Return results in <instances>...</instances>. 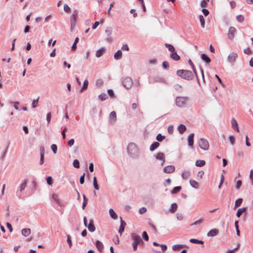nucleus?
<instances>
[{
    "mask_svg": "<svg viewBox=\"0 0 253 253\" xmlns=\"http://www.w3.org/2000/svg\"><path fill=\"white\" fill-rule=\"evenodd\" d=\"M109 214L111 218H112L114 219H116L118 218V215L117 213L114 211L113 209H110L109 211Z\"/></svg>",
    "mask_w": 253,
    "mask_h": 253,
    "instance_id": "26",
    "label": "nucleus"
},
{
    "mask_svg": "<svg viewBox=\"0 0 253 253\" xmlns=\"http://www.w3.org/2000/svg\"><path fill=\"white\" fill-rule=\"evenodd\" d=\"M21 233L23 236L27 237L31 234V229L30 228H23L21 230Z\"/></svg>",
    "mask_w": 253,
    "mask_h": 253,
    "instance_id": "22",
    "label": "nucleus"
},
{
    "mask_svg": "<svg viewBox=\"0 0 253 253\" xmlns=\"http://www.w3.org/2000/svg\"><path fill=\"white\" fill-rule=\"evenodd\" d=\"M160 146V143L158 142H154L150 146V150L151 151H154Z\"/></svg>",
    "mask_w": 253,
    "mask_h": 253,
    "instance_id": "24",
    "label": "nucleus"
},
{
    "mask_svg": "<svg viewBox=\"0 0 253 253\" xmlns=\"http://www.w3.org/2000/svg\"><path fill=\"white\" fill-rule=\"evenodd\" d=\"M142 237L144 239V240L146 241H148L149 240V236L147 234V233L146 231L143 232Z\"/></svg>",
    "mask_w": 253,
    "mask_h": 253,
    "instance_id": "48",
    "label": "nucleus"
},
{
    "mask_svg": "<svg viewBox=\"0 0 253 253\" xmlns=\"http://www.w3.org/2000/svg\"><path fill=\"white\" fill-rule=\"evenodd\" d=\"M201 6L202 7H207V5H208V3H207V1H206L205 0H203L201 2V4H200Z\"/></svg>",
    "mask_w": 253,
    "mask_h": 253,
    "instance_id": "62",
    "label": "nucleus"
},
{
    "mask_svg": "<svg viewBox=\"0 0 253 253\" xmlns=\"http://www.w3.org/2000/svg\"><path fill=\"white\" fill-rule=\"evenodd\" d=\"M87 227L88 230L91 232H93L95 230V227L94 225V221L92 219H90L89 220V222Z\"/></svg>",
    "mask_w": 253,
    "mask_h": 253,
    "instance_id": "12",
    "label": "nucleus"
},
{
    "mask_svg": "<svg viewBox=\"0 0 253 253\" xmlns=\"http://www.w3.org/2000/svg\"><path fill=\"white\" fill-rule=\"evenodd\" d=\"M194 136V134L192 133H190L188 137V145L189 146H191V147L193 146Z\"/></svg>",
    "mask_w": 253,
    "mask_h": 253,
    "instance_id": "18",
    "label": "nucleus"
},
{
    "mask_svg": "<svg viewBox=\"0 0 253 253\" xmlns=\"http://www.w3.org/2000/svg\"><path fill=\"white\" fill-rule=\"evenodd\" d=\"M51 112H48L46 115V120L48 124L50 123L51 121Z\"/></svg>",
    "mask_w": 253,
    "mask_h": 253,
    "instance_id": "58",
    "label": "nucleus"
},
{
    "mask_svg": "<svg viewBox=\"0 0 253 253\" xmlns=\"http://www.w3.org/2000/svg\"><path fill=\"white\" fill-rule=\"evenodd\" d=\"M46 182L48 185H52L53 184L52 178L50 176H48L46 177Z\"/></svg>",
    "mask_w": 253,
    "mask_h": 253,
    "instance_id": "47",
    "label": "nucleus"
},
{
    "mask_svg": "<svg viewBox=\"0 0 253 253\" xmlns=\"http://www.w3.org/2000/svg\"><path fill=\"white\" fill-rule=\"evenodd\" d=\"M77 15H78V12L76 10H75L71 16L70 23H71V30H72L73 27H75V26L76 25Z\"/></svg>",
    "mask_w": 253,
    "mask_h": 253,
    "instance_id": "8",
    "label": "nucleus"
},
{
    "mask_svg": "<svg viewBox=\"0 0 253 253\" xmlns=\"http://www.w3.org/2000/svg\"><path fill=\"white\" fill-rule=\"evenodd\" d=\"M64 10L67 13H70L71 12V8L67 4L64 5Z\"/></svg>",
    "mask_w": 253,
    "mask_h": 253,
    "instance_id": "53",
    "label": "nucleus"
},
{
    "mask_svg": "<svg viewBox=\"0 0 253 253\" xmlns=\"http://www.w3.org/2000/svg\"><path fill=\"white\" fill-rule=\"evenodd\" d=\"M51 149L52 150L54 154H56L57 151V146L56 144H52L51 146Z\"/></svg>",
    "mask_w": 253,
    "mask_h": 253,
    "instance_id": "51",
    "label": "nucleus"
},
{
    "mask_svg": "<svg viewBox=\"0 0 253 253\" xmlns=\"http://www.w3.org/2000/svg\"><path fill=\"white\" fill-rule=\"evenodd\" d=\"M83 200L84 201L82 205V208L83 210H84L85 206L87 205L88 200L85 195H83Z\"/></svg>",
    "mask_w": 253,
    "mask_h": 253,
    "instance_id": "42",
    "label": "nucleus"
},
{
    "mask_svg": "<svg viewBox=\"0 0 253 253\" xmlns=\"http://www.w3.org/2000/svg\"><path fill=\"white\" fill-rule=\"evenodd\" d=\"M68 130L67 127H65L63 130L61 132V134L62 135L63 138L64 139L66 138V132Z\"/></svg>",
    "mask_w": 253,
    "mask_h": 253,
    "instance_id": "54",
    "label": "nucleus"
},
{
    "mask_svg": "<svg viewBox=\"0 0 253 253\" xmlns=\"http://www.w3.org/2000/svg\"><path fill=\"white\" fill-rule=\"evenodd\" d=\"M110 123L111 124H114L117 120V115L115 111H112L110 114Z\"/></svg>",
    "mask_w": 253,
    "mask_h": 253,
    "instance_id": "16",
    "label": "nucleus"
},
{
    "mask_svg": "<svg viewBox=\"0 0 253 253\" xmlns=\"http://www.w3.org/2000/svg\"><path fill=\"white\" fill-rule=\"evenodd\" d=\"M236 20L239 22H242L244 21V16L243 15H237L236 16Z\"/></svg>",
    "mask_w": 253,
    "mask_h": 253,
    "instance_id": "52",
    "label": "nucleus"
},
{
    "mask_svg": "<svg viewBox=\"0 0 253 253\" xmlns=\"http://www.w3.org/2000/svg\"><path fill=\"white\" fill-rule=\"evenodd\" d=\"M181 190V187L180 186L174 187L171 191V194L174 195L177 194Z\"/></svg>",
    "mask_w": 253,
    "mask_h": 253,
    "instance_id": "25",
    "label": "nucleus"
},
{
    "mask_svg": "<svg viewBox=\"0 0 253 253\" xmlns=\"http://www.w3.org/2000/svg\"><path fill=\"white\" fill-rule=\"evenodd\" d=\"M107 97V95L105 93H101L98 96L99 99L101 101L106 100Z\"/></svg>",
    "mask_w": 253,
    "mask_h": 253,
    "instance_id": "44",
    "label": "nucleus"
},
{
    "mask_svg": "<svg viewBox=\"0 0 253 253\" xmlns=\"http://www.w3.org/2000/svg\"><path fill=\"white\" fill-rule=\"evenodd\" d=\"M95 245L98 251L101 253L104 248V246L102 242L99 240H97L95 242Z\"/></svg>",
    "mask_w": 253,
    "mask_h": 253,
    "instance_id": "15",
    "label": "nucleus"
},
{
    "mask_svg": "<svg viewBox=\"0 0 253 253\" xmlns=\"http://www.w3.org/2000/svg\"><path fill=\"white\" fill-rule=\"evenodd\" d=\"M202 221H203V219L202 218H200V219L195 221L193 223H192L191 224V225L192 226V225H194L200 224H201L202 222Z\"/></svg>",
    "mask_w": 253,
    "mask_h": 253,
    "instance_id": "59",
    "label": "nucleus"
},
{
    "mask_svg": "<svg viewBox=\"0 0 253 253\" xmlns=\"http://www.w3.org/2000/svg\"><path fill=\"white\" fill-rule=\"evenodd\" d=\"M88 82L87 80L84 81L83 83V86L81 89V91H84L87 88Z\"/></svg>",
    "mask_w": 253,
    "mask_h": 253,
    "instance_id": "35",
    "label": "nucleus"
},
{
    "mask_svg": "<svg viewBox=\"0 0 253 253\" xmlns=\"http://www.w3.org/2000/svg\"><path fill=\"white\" fill-rule=\"evenodd\" d=\"M236 179H237V177H236L235 179V181H236V188L237 189H239L242 185V181L240 180H238L236 181Z\"/></svg>",
    "mask_w": 253,
    "mask_h": 253,
    "instance_id": "45",
    "label": "nucleus"
},
{
    "mask_svg": "<svg viewBox=\"0 0 253 253\" xmlns=\"http://www.w3.org/2000/svg\"><path fill=\"white\" fill-rule=\"evenodd\" d=\"M237 57H238L237 53L232 52L230 53L228 56V62L233 64L235 61V60H236V58Z\"/></svg>",
    "mask_w": 253,
    "mask_h": 253,
    "instance_id": "9",
    "label": "nucleus"
},
{
    "mask_svg": "<svg viewBox=\"0 0 253 253\" xmlns=\"http://www.w3.org/2000/svg\"><path fill=\"white\" fill-rule=\"evenodd\" d=\"M162 67L164 69L168 70L169 69V64L167 61H163L162 63Z\"/></svg>",
    "mask_w": 253,
    "mask_h": 253,
    "instance_id": "46",
    "label": "nucleus"
},
{
    "mask_svg": "<svg viewBox=\"0 0 253 253\" xmlns=\"http://www.w3.org/2000/svg\"><path fill=\"white\" fill-rule=\"evenodd\" d=\"M107 92L108 94L111 97H114L115 94L114 93L113 90L112 89H109L107 90Z\"/></svg>",
    "mask_w": 253,
    "mask_h": 253,
    "instance_id": "57",
    "label": "nucleus"
},
{
    "mask_svg": "<svg viewBox=\"0 0 253 253\" xmlns=\"http://www.w3.org/2000/svg\"><path fill=\"white\" fill-rule=\"evenodd\" d=\"M131 237L132 239H133L134 240L132 244L133 249L134 251H136L137 249V246L140 243V236L135 233H132L131 235Z\"/></svg>",
    "mask_w": 253,
    "mask_h": 253,
    "instance_id": "5",
    "label": "nucleus"
},
{
    "mask_svg": "<svg viewBox=\"0 0 253 253\" xmlns=\"http://www.w3.org/2000/svg\"><path fill=\"white\" fill-rule=\"evenodd\" d=\"M242 202H243L242 198H239L237 200H236L235 202V208L240 206L242 204Z\"/></svg>",
    "mask_w": 253,
    "mask_h": 253,
    "instance_id": "39",
    "label": "nucleus"
},
{
    "mask_svg": "<svg viewBox=\"0 0 253 253\" xmlns=\"http://www.w3.org/2000/svg\"><path fill=\"white\" fill-rule=\"evenodd\" d=\"M165 138V136L162 135L161 133H159L156 136V139L159 142H162Z\"/></svg>",
    "mask_w": 253,
    "mask_h": 253,
    "instance_id": "41",
    "label": "nucleus"
},
{
    "mask_svg": "<svg viewBox=\"0 0 253 253\" xmlns=\"http://www.w3.org/2000/svg\"><path fill=\"white\" fill-rule=\"evenodd\" d=\"M106 49L105 47H102L97 50L96 52L95 55L97 57H100L102 56L106 52Z\"/></svg>",
    "mask_w": 253,
    "mask_h": 253,
    "instance_id": "14",
    "label": "nucleus"
},
{
    "mask_svg": "<svg viewBox=\"0 0 253 253\" xmlns=\"http://www.w3.org/2000/svg\"><path fill=\"white\" fill-rule=\"evenodd\" d=\"M155 81L157 82H163L165 83V80L160 77H156L154 78Z\"/></svg>",
    "mask_w": 253,
    "mask_h": 253,
    "instance_id": "50",
    "label": "nucleus"
},
{
    "mask_svg": "<svg viewBox=\"0 0 253 253\" xmlns=\"http://www.w3.org/2000/svg\"><path fill=\"white\" fill-rule=\"evenodd\" d=\"M79 41V38L77 37L75 39L74 42L71 46L72 50H75L77 49V44L78 43Z\"/></svg>",
    "mask_w": 253,
    "mask_h": 253,
    "instance_id": "36",
    "label": "nucleus"
},
{
    "mask_svg": "<svg viewBox=\"0 0 253 253\" xmlns=\"http://www.w3.org/2000/svg\"><path fill=\"white\" fill-rule=\"evenodd\" d=\"M177 209V205L176 203H173L171 205L169 209V211L171 213H174Z\"/></svg>",
    "mask_w": 253,
    "mask_h": 253,
    "instance_id": "29",
    "label": "nucleus"
},
{
    "mask_svg": "<svg viewBox=\"0 0 253 253\" xmlns=\"http://www.w3.org/2000/svg\"><path fill=\"white\" fill-rule=\"evenodd\" d=\"M93 187L95 190H98L99 188V185L97 183V178L95 176L93 177Z\"/></svg>",
    "mask_w": 253,
    "mask_h": 253,
    "instance_id": "38",
    "label": "nucleus"
},
{
    "mask_svg": "<svg viewBox=\"0 0 253 253\" xmlns=\"http://www.w3.org/2000/svg\"><path fill=\"white\" fill-rule=\"evenodd\" d=\"M175 170V167L173 166H168L164 168L163 171L166 173H170L174 172Z\"/></svg>",
    "mask_w": 253,
    "mask_h": 253,
    "instance_id": "11",
    "label": "nucleus"
},
{
    "mask_svg": "<svg viewBox=\"0 0 253 253\" xmlns=\"http://www.w3.org/2000/svg\"><path fill=\"white\" fill-rule=\"evenodd\" d=\"M147 211V209L145 207H142L141 208H140L139 210V212L140 213V214H143V213H144L145 212H146Z\"/></svg>",
    "mask_w": 253,
    "mask_h": 253,
    "instance_id": "64",
    "label": "nucleus"
},
{
    "mask_svg": "<svg viewBox=\"0 0 253 253\" xmlns=\"http://www.w3.org/2000/svg\"><path fill=\"white\" fill-rule=\"evenodd\" d=\"M219 230L217 229H212L210 230L207 233L208 237H214L218 235Z\"/></svg>",
    "mask_w": 253,
    "mask_h": 253,
    "instance_id": "13",
    "label": "nucleus"
},
{
    "mask_svg": "<svg viewBox=\"0 0 253 253\" xmlns=\"http://www.w3.org/2000/svg\"><path fill=\"white\" fill-rule=\"evenodd\" d=\"M28 180L25 179L20 185L19 188L16 191V196L20 199L22 196V192L25 189Z\"/></svg>",
    "mask_w": 253,
    "mask_h": 253,
    "instance_id": "7",
    "label": "nucleus"
},
{
    "mask_svg": "<svg viewBox=\"0 0 253 253\" xmlns=\"http://www.w3.org/2000/svg\"><path fill=\"white\" fill-rule=\"evenodd\" d=\"M247 210V208H245V207H243L242 208H240V209H239L238 210H237V213H236V216L238 217H240L241 216V215H242V214L246 211Z\"/></svg>",
    "mask_w": 253,
    "mask_h": 253,
    "instance_id": "28",
    "label": "nucleus"
},
{
    "mask_svg": "<svg viewBox=\"0 0 253 253\" xmlns=\"http://www.w3.org/2000/svg\"><path fill=\"white\" fill-rule=\"evenodd\" d=\"M190 175V172L189 170H186L183 171L181 174V176L183 179H186L189 177Z\"/></svg>",
    "mask_w": 253,
    "mask_h": 253,
    "instance_id": "31",
    "label": "nucleus"
},
{
    "mask_svg": "<svg viewBox=\"0 0 253 253\" xmlns=\"http://www.w3.org/2000/svg\"><path fill=\"white\" fill-rule=\"evenodd\" d=\"M236 29L234 27H230L228 30V36L229 39L233 40L234 38V35Z\"/></svg>",
    "mask_w": 253,
    "mask_h": 253,
    "instance_id": "10",
    "label": "nucleus"
},
{
    "mask_svg": "<svg viewBox=\"0 0 253 253\" xmlns=\"http://www.w3.org/2000/svg\"><path fill=\"white\" fill-rule=\"evenodd\" d=\"M201 59L207 64H209L211 62V59L209 56L205 53H202L201 54Z\"/></svg>",
    "mask_w": 253,
    "mask_h": 253,
    "instance_id": "19",
    "label": "nucleus"
},
{
    "mask_svg": "<svg viewBox=\"0 0 253 253\" xmlns=\"http://www.w3.org/2000/svg\"><path fill=\"white\" fill-rule=\"evenodd\" d=\"M156 159L157 160H163L165 159V154L162 152H159L156 155Z\"/></svg>",
    "mask_w": 253,
    "mask_h": 253,
    "instance_id": "32",
    "label": "nucleus"
},
{
    "mask_svg": "<svg viewBox=\"0 0 253 253\" xmlns=\"http://www.w3.org/2000/svg\"><path fill=\"white\" fill-rule=\"evenodd\" d=\"M190 242L193 244H204V242L202 240H199L196 239H191L190 240Z\"/></svg>",
    "mask_w": 253,
    "mask_h": 253,
    "instance_id": "30",
    "label": "nucleus"
},
{
    "mask_svg": "<svg viewBox=\"0 0 253 253\" xmlns=\"http://www.w3.org/2000/svg\"><path fill=\"white\" fill-rule=\"evenodd\" d=\"M73 166L77 169H79L80 168V162L78 160L75 159L74 160L73 163Z\"/></svg>",
    "mask_w": 253,
    "mask_h": 253,
    "instance_id": "43",
    "label": "nucleus"
},
{
    "mask_svg": "<svg viewBox=\"0 0 253 253\" xmlns=\"http://www.w3.org/2000/svg\"><path fill=\"white\" fill-rule=\"evenodd\" d=\"M190 185L195 188H198L199 187V183L194 180H190Z\"/></svg>",
    "mask_w": 253,
    "mask_h": 253,
    "instance_id": "33",
    "label": "nucleus"
},
{
    "mask_svg": "<svg viewBox=\"0 0 253 253\" xmlns=\"http://www.w3.org/2000/svg\"><path fill=\"white\" fill-rule=\"evenodd\" d=\"M170 57L172 60L174 61H178L180 58V56L177 54L175 51L170 53Z\"/></svg>",
    "mask_w": 253,
    "mask_h": 253,
    "instance_id": "20",
    "label": "nucleus"
},
{
    "mask_svg": "<svg viewBox=\"0 0 253 253\" xmlns=\"http://www.w3.org/2000/svg\"><path fill=\"white\" fill-rule=\"evenodd\" d=\"M176 75L181 78L187 81H191L194 77L193 73L191 71L187 70H178L176 71Z\"/></svg>",
    "mask_w": 253,
    "mask_h": 253,
    "instance_id": "1",
    "label": "nucleus"
},
{
    "mask_svg": "<svg viewBox=\"0 0 253 253\" xmlns=\"http://www.w3.org/2000/svg\"><path fill=\"white\" fill-rule=\"evenodd\" d=\"M202 11V12H203V14L205 16H208L209 14V10L207 9L203 8Z\"/></svg>",
    "mask_w": 253,
    "mask_h": 253,
    "instance_id": "63",
    "label": "nucleus"
},
{
    "mask_svg": "<svg viewBox=\"0 0 253 253\" xmlns=\"http://www.w3.org/2000/svg\"><path fill=\"white\" fill-rule=\"evenodd\" d=\"M128 155L133 158H137L139 155V150L136 145L134 143H130L127 147Z\"/></svg>",
    "mask_w": 253,
    "mask_h": 253,
    "instance_id": "2",
    "label": "nucleus"
},
{
    "mask_svg": "<svg viewBox=\"0 0 253 253\" xmlns=\"http://www.w3.org/2000/svg\"><path fill=\"white\" fill-rule=\"evenodd\" d=\"M132 83V80L130 77H125L122 78V85L126 89L130 88Z\"/></svg>",
    "mask_w": 253,
    "mask_h": 253,
    "instance_id": "4",
    "label": "nucleus"
},
{
    "mask_svg": "<svg viewBox=\"0 0 253 253\" xmlns=\"http://www.w3.org/2000/svg\"><path fill=\"white\" fill-rule=\"evenodd\" d=\"M168 131L169 134H172L173 132V126L171 125L169 126L168 129Z\"/></svg>",
    "mask_w": 253,
    "mask_h": 253,
    "instance_id": "60",
    "label": "nucleus"
},
{
    "mask_svg": "<svg viewBox=\"0 0 253 253\" xmlns=\"http://www.w3.org/2000/svg\"><path fill=\"white\" fill-rule=\"evenodd\" d=\"M206 162L204 160H198L196 162V166L197 167H203L205 165Z\"/></svg>",
    "mask_w": 253,
    "mask_h": 253,
    "instance_id": "34",
    "label": "nucleus"
},
{
    "mask_svg": "<svg viewBox=\"0 0 253 253\" xmlns=\"http://www.w3.org/2000/svg\"><path fill=\"white\" fill-rule=\"evenodd\" d=\"M85 173H84L81 176L80 178V183L81 184H83L84 183V176H85Z\"/></svg>",
    "mask_w": 253,
    "mask_h": 253,
    "instance_id": "56",
    "label": "nucleus"
},
{
    "mask_svg": "<svg viewBox=\"0 0 253 253\" xmlns=\"http://www.w3.org/2000/svg\"><path fill=\"white\" fill-rule=\"evenodd\" d=\"M52 198L54 202L59 206H62V204L61 202L58 199V196L56 194H53L52 196Z\"/></svg>",
    "mask_w": 253,
    "mask_h": 253,
    "instance_id": "21",
    "label": "nucleus"
},
{
    "mask_svg": "<svg viewBox=\"0 0 253 253\" xmlns=\"http://www.w3.org/2000/svg\"><path fill=\"white\" fill-rule=\"evenodd\" d=\"M229 139L231 144L233 145L234 144L235 140L234 137L232 135H230L229 137Z\"/></svg>",
    "mask_w": 253,
    "mask_h": 253,
    "instance_id": "61",
    "label": "nucleus"
},
{
    "mask_svg": "<svg viewBox=\"0 0 253 253\" xmlns=\"http://www.w3.org/2000/svg\"><path fill=\"white\" fill-rule=\"evenodd\" d=\"M39 99V97H38V98L37 99H36V100L34 99L33 100V102H32V107L33 108H35L37 107Z\"/></svg>",
    "mask_w": 253,
    "mask_h": 253,
    "instance_id": "49",
    "label": "nucleus"
},
{
    "mask_svg": "<svg viewBox=\"0 0 253 253\" xmlns=\"http://www.w3.org/2000/svg\"><path fill=\"white\" fill-rule=\"evenodd\" d=\"M177 129L180 134H183L186 130V127L183 124L178 126Z\"/></svg>",
    "mask_w": 253,
    "mask_h": 253,
    "instance_id": "23",
    "label": "nucleus"
},
{
    "mask_svg": "<svg viewBox=\"0 0 253 253\" xmlns=\"http://www.w3.org/2000/svg\"><path fill=\"white\" fill-rule=\"evenodd\" d=\"M199 145L201 149L204 150H207L209 148V144L208 141L204 138H201L199 141Z\"/></svg>",
    "mask_w": 253,
    "mask_h": 253,
    "instance_id": "6",
    "label": "nucleus"
},
{
    "mask_svg": "<svg viewBox=\"0 0 253 253\" xmlns=\"http://www.w3.org/2000/svg\"><path fill=\"white\" fill-rule=\"evenodd\" d=\"M188 100L187 97L178 96L175 98V104L177 106L183 108L186 106Z\"/></svg>",
    "mask_w": 253,
    "mask_h": 253,
    "instance_id": "3",
    "label": "nucleus"
},
{
    "mask_svg": "<svg viewBox=\"0 0 253 253\" xmlns=\"http://www.w3.org/2000/svg\"><path fill=\"white\" fill-rule=\"evenodd\" d=\"M231 125L233 129L236 130L237 132H239L238 124L237 123V122L234 118H232L231 120Z\"/></svg>",
    "mask_w": 253,
    "mask_h": 253,
    "instance_id": "17",
    "label": "nucleus"
},
{
    "mask_svg": "<svg viewBox=\"0 0 253 253\" xmlns=\"http://www.w3.org/2000/svg\"><path fill=\"white\" fill-rule=\"evenodd\" d=\"M122 52L121 50H118L115 53L114 57L116 60H119L122 58Z\"/></svg>",
    "mask_w": 253,
    "mask_h": 253,
    "instance_id": "27",
    "label": "nucleus"
},
{
    "mask_svg": "<svg viewBox=\"0 0 253 253\" xmlns=\"http://www.w3.org/2000/svg\"><path fill=\"white\" fill-rule=\"evenodd\" d=\"M112 32V29L111 27H107L105 30V33L108 36H110Z\"/></svg>",
    "mask_w": 253,
    "mask_h": 253,
    "instance_id": "55",
    "label": "nucleus"
},
{
    "mask_svg": "<svg viewBox=\"0 0 253 253\" xmlns=\"http://www.w3.org/2000/svg\"><path fill=\"white\" fill-rule=\"evenodd\" d=\"M199 20L201 23V25L202 28L205 27V19L202 15H200L199 16Z\"/></svg>",
    "mask_w": 253,
    "mask_h": 253,
    "instance_id": "40",
    "label": "nucleus"
},
{
    "mask_svg": "<svg viewBox=\"0 0 253 253\" xmlns=\"http://www.w3.org/2000/svg\"><path fill=\"white\" fill-rule=\"evenodd\" d=\"M165 45L171 52H172L175 51V48L171 44L169 43H165Z\"/></svg>",
    "mask_w": 253,
    "mask_h": 253,
    "instance_id": "37",
    "label": "nucleus"
}]
</instances>
